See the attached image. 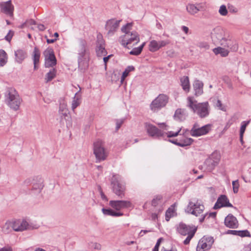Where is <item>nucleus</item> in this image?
<instances>
[{
  "instance_id": "15",
  "label": "nucleus",
  "mask_w": 251,
  "mask_h": 251,
  "mask_svg": "<svg viewBox=\"0 0 251 251\" xmlns=\"http://www.w3.org/2000/svg\"><path fill=\"white\" fill-rule=\"evenodd\" d=\"M211 37L214 42H219L221 44L223 43V40L226 39L225 30L221 26L215 27L211 32Z\"/></svg>"
},
{
  "instance_id": "22",
  "label": "nucleus",
  "mask_w": 251,
  "mask_h": 251,
  "mask_svg": "<svg viewBox=\"0 0 251 251\" xmlns=\"http://www.w3.org/2000/svg\"><path fill=\"white\" fill-rule=\"evenodd\" d=\"M0 7L2 12L10 16H12L13 15L14 6L12 4L11 0L1 2L0 3Z\"/></svg>"
},
{
  "instance_id": "50",
  "label": "nucleus",
  "mask_w": 251,
  "mask_h": 251,
  "mask_svg": "<svg viewBox=\"0 0 251 251\" xmlns=\"http://www.w3.org/2000/svg\"><path fill=\"white\" fill-rule=\"evenodd\" d=\"M102 211L103 214L105 215H109V216H112L113 215V210L111 209H105V208H102Z\"/></svg>"
},
{
  "instance_id": "21",
  "label": "nucleus",
  "mask_w": 251,
  "mask_h": 251,
  "mask_svg": "<svg viewBox=\"0 0 251 251\" xmlns=\"http://www.w3.org/2000/svg\"><path fill=\"white\" fill-rule=\"evenodd\" d=\"M225 226L230 228H236L238 226V222L235 217L231 214H228L225 219Z\"/></svg>"
},
{
  "instance_id": "64",
  "label": "nucleus",
  "mask_w": 251,
  "mask_h": 251,
  "mask_svg": "<svg viewBox=\"0 0 251 251\" xmlns=\"http://www.w3.org/2000/svg\"><path fill=\"white\" fill-rule=\"evenodd\" d=\"M226 233L227 234H230L237 235V230H227Z\"/></svg>"
},
{
  "instance_id": "33",
  "label": "nucleus",
  "mask_w": 251,
  "mask_h": 251,
  "mask_svg": "<svg viewBox=\"0 0 251 251\" xmlns=\"http://www.w3.org/2000/svg\"><path fill=\"white\" fill-rule=\"evenodd\" d=\"M96 52L99 56L105 55L106 51L105 49L104 43L97 45Z\"/></svg>"
},
{
  "instance_id": "43",
  "label": "nucleus",
  "mask_w": 251,
  "mask_h": 251,
  "mask_svg": "<svg viewBox=\"0 0 251 251\" xmlns=\"http://www.w3.org/2000/svg\"><path fill=\"white\" fill-rule=\"evenodd\" d=\"M232 185L233 187V192L236 194L237 193L239 188V183L238 180H236L232 182Z\"/></svg>"
},
{
  "instance_id": "52",
  "label": "nucleus",
  "mask_w": 251,
  "mask_h": 251,
  "mask_svg": "<svg viewBox=\"0 0 251 251\" xmlns=\"http://www.w3.org/2000/svg\"><path fill=\"white\" fill-rule=\"evenodd\" d=\"M103 43H104V42L103 40L102 35L99 33L97 36V45Z\"/></svg>"
},
{
  "instance_id": "47",
  "label": "nucleus",
  "mask_w": 251,
  "mask_h": 251,
  "mask_svg": "<svg viewBox=\"0 0 251 251\" xmlns=\"http://www.w3.org/2000/svg\"><path fill=\"white\" fill-rule=\"evenodd\" d=\"M237 235L241 237H248L250 236V234L247 230H237Z\"/></svg>"
},
{
  "instance_id": "39",
  "label": "nucleus",
  "mask_w": 251,
  "mask_h": 251,
  "mask_svg": "<svg viewBox=\"0 0 251 251\" xmlns=\"http://www.w3.org/2000/svg\"><path fill=\"white\" fill-rule=\"evenodd\" d=\"M56 70L54 69H52L50 71L49 73H48L46 75L45 79L46 82H49L51 81L55 76L56 75Z\"/></svg>"
},
{
  "instance_id": "45",
  "label": "nucleus",
  "mask_w": 251,
  "mask_h": 251,
  "mask_svg": "<svg viewBox=\"0 0 251 251\" xmlns=\"http://www.w3.org/2000/svg\"><path fill=\"white\" fill-rule=\"evenodd\" d=\"M216 107L219 110H221L223 111H226V107L225 105H223L222 103V101L218 100H217L216 103Z\"/></svg>"
},
{
  "instance_id": "55",
  "label": "nucleus",
  "mask_w": 251,
  "mask_h": 251,
  "mask_svg": "<svg viewBox=\"0 0 251 251\" xmlns=\"http://www.w3.org/2000/svg\"><path fill=\"white\" fill-rule=\"evenodd\" d=\"M0 251H13V250L10 246H6L2 248H0Z\"/></svg>"
},
{
  "instance_id": "13",
  "label": "nucleus",
  "mask_w": 251,
  "mask_h": 251,
  "mask_svg": "<svg viewBox=\"0 0 251 251\" xmlns=\"http://www.w3.org/2000/svg\"><path fill=\"white\" fill-rule=\"evenodd\" d=\"M214 243L212 237H203L198 242L197 251H208Z\"/></svg>"
},
{
  "instance_id": "30",
  "label": "nucleus",
  "mask_w": 251,
  "mask_h": 251,
  "mask_svg": "<svg viewBox=\"0 0 251 251\" xmlns=\"http://www.w3.org/2000/svg\"><path fill=\"white\" fill-rule=\"evenodd\" d=\"M15 55L16 61L21 63L26 57V53L22 50H18L15 51Z\"/></svg>"
},
{
  "instance_id": "11",
  "label": "nucleus",
  "mask_w": 251,
  "mask_h": 251,
  "mask_svg": "<svg viewBox=\"0 0 251 251\" xmlns=\"http://www.w3.org/2000/svg\"><path fill=\"white\" fill-rule=\"evenodd\" d=\"M32 181H34V182H33L32 188L31 190V194L33 196L39 194L44 187L42 179L41 177L38 178L37 177V180L35 181L34 179L28 178L24 181V184L25 185H28L31 183Z\"/></svg>"
},
{
  "instance_id": "48",
  "label": "nucleus",
  "mask_w": 251,
  "mask_h": 251,
  "mask_svg": "<svg viewBox=\"0 0 251 251\" xmlns=\"http://www.w3.org/2000/svg\"><path fill=\"white\" fill-rule=\"evenodd\" d=\"M158 42V45L159 46V49L162 47L166 46L170 43V41L168 40H161L159 41Z\"/></svg>"
},
{
  "instance_id": "24",
  "label": "nucleus",
  "mask_w": 251,
  "mask_h": 251,
  "mask_svg": "<svg viewBox=\"0 0 251 251\" xmlns=\"http://www.w3.org/2000/svg\"><path fill=\"white\" fill-rule=\"evenodd\" d=\"M190 132V131L187 129H184L182 130V128L180 127L178 128L177 131L173 132V131H169L166 133L167 136L168 138L176 137L177 135H182L183 136L187 135L188 133Z\"/></svg>"
},
{
  "instance_id": "18",
  "label": "nucleus",
  "mask_w": 251,
  "mask_h": 251,
  "mask_svg": "<svg viewBox=\"0 0 251 251\" xmlns=\"http://www.w3.org/2000/svg\"><path fill=\"white\" fill-rule=\"evenodd\" d=\"M109 205L115 210L119 211L122 209L131 207L132 204L128 201H110Z\"/></svg>"
},
{
  "instance_id": "2",
  "label": "nucleus",
  "mask_w": 251,
  "mask_h": 251,
  "mask_svg": "<svg viewBox=\"0 0 251 251\" xmlns=\"http://www.w3.org/2000/svg\"><path fill=\"white\" fill-rule=\"evenodd\" d=\"M78 69L84 72L89 66V51L85 40L80 38L76 47Z\"/></svg>"
},
{
  "instance_id": "14",
  "label": "nucleus",
  "mask_w": 251,
  "mask_h": 251,
  "mask_svg": "<svg viewBox=\"0 0 251 251\" xmlns=\"http://www.w3.org/2000/svg\"><path fill=\"white\" fill-rule=\"evenodd\" d=\"M121 20H117L112 19L108 20L105 24V28L107 31V35L108 36H113L117 31Z\"/></svg>"
},
{
  "instance_id": "23",
  "label": "nucleus",
  "mask_w": 251,
  "mask_h": 251,
  "mask_svg": "<svg viewBox=\"0 0 251 251\" xmlns=\"http://www.w3.org/2000/svg\"><path fill=\"white\" fill-rule=\"evenodd\" d=\"M203 83L199 80H196L193 83V88L195 91V95L196 96L201 95L203 93Z\"/></svg>"
},
{
  "instance_id": "37",
  "label": "nucleus",
  "mask_w": 251,
  "mask_h": 251,
  "mask_svg": "<svg viewBox=\"0 0 251 251\" xmlns=\"http://www.w3.org/2000/svg\"><path fill=\"white\" fill-rule=\"evenodd\" d=\"M193 142V139L190 138H185L183 139L180 140L178 143V146L184 147L190 145Z\"/></svg>"
},
{
  "instance_id": "57",
  "label": "nucleus",
  "mask_w": 251,
  "mask_h": 251,
  "mask_svg": "<svg viewBox=\"0 0 251 251\" xmlns=\"http://www.w3.org/2000/svg\"><path fill=\"white\" fill-rule=\"evenodd\" d=\"M160 240H161V239H159L157 240V242L156 243V245H155V247L153 249L152 251H158V248H159V247L160 246Z\"/></svg>"
},
{
  "instance_id": "8",
  "label": "nucleus",
  "mask_w": 251,
  "mask_h": 251,
  "mask_svg": "<svg viewBox=\"0 0 251 251\" xmlns=\"http://www.w3.org/2000/svg\"><path fill=\"white\" fill-rule=\"evenodd\" d=\"M121 177L118 175H114L111 178V183L113 192L119 198L125 197V186L120 182Z\"/></svg>"
},
{
  "instance_id": "60",
  "label": "nucleus",
  "mask_w": 251,
  "mask_h": 251,
  "mask_svg": "<svg viewBox=\"0 0 251 251\" xmlns=\"http://www.w3.org/2000/svg\"><path fill=\"white\" fill-rule=\"evenodd\" d=\"M152 231V230H141L140 232L139 233V236H143L144 235V234H146L148 232H151Z\"/></svg>"
},
{
  "instance_id": "35",
  "label": "nucleus",
  "mask_w": 251,
  "mask_h": 251,
  "mask_svg": "<svg viewBox=\"0 0 251 251\" xmlns=\"http://www.w3.org/2000/svg\"><path fill=\"white\" fill-rule=\"evenodd\" d=\"M146 45V42H144L139 47L133 48L130 52L129 54L133 55H139Z\"/></svg>"
},
{
  "instance_id": "36",
  "label": "nucleus",
  "mask_w": 251,
  "mask_h": 251,
  "mask_svg": "<svg viewBox=\"0 0 251 251\" xmlns=\"http://www.w3.org/2000/svg\"><path fill=\"white\" fill-rule=\"evenodd\" d=\"M149 50L151 52H155L159 50L158 42L156 40H151L149 45Z\"/></svg>"
},
{
  "instance_id": "46",
  "label": "nucleus",
  "mask_w": 251,
  "mask_h": 251,
  "mask_svg": "<svg viewBox=\"0 0 251 251\" xmlns=\"http://www.w3.org/2000/svg\"><path fill=\"white\" fill-rule=\"evenodd\" d=\"M162 199V197L160 196H158L156 197L155 198L153 199L152 201L151 204L152 205L154 206H156L157 205L161 203V200Z\"/></svg>"
},
{
  "instance_id": "25",
  "label": "nucleus",
  "mask_w": 251,
  "mask_h": 251,
  "mask_svg": "<svg viewBox=\"0 0 251 251\" xmlns=\"http://www.w3.org/2000/svg\"><path fill=\"white\" fill-rule=\"evenodd\" d=\"M180 84L183 90L186 93L190 91V85L188 76H183L180 78Z\"/></svg>"
},
{
  "instance_id": "10",
  "label": "nucleus",
  "mask_w": 251,
  "mask_h": 251,
  "mask_svg": "<svg viewBox=\"0 0 251 251\" xmlns=\"http://www.w3.org/2000/svg\"><path fill=\"white\" fill-rule=\"evenodd\" d=\"M168 101V98L166 95L160 94L151 102L150 104V108L153 112L157 111L164 107L167 103Z\"/></svg>"
},
{
  "instance_id": "44",
  "label": "nucleus",
  "mask_w": 251,
  "mask_h": 251,
  "mask_svg": "<svg viewBox=\"0 0 251 251\" xmlns=\"http://www.w3.org/2000/svg\"><path fill=\"white\" fill-rule=\"evenodd\" d=\"M250 123V121H243L241 124V126L240 127V134H244L245 131L246 130L247 126L249 125Z\"/></svg>"
},
{
  "instance_id": "17",
  "label": "nucleus",
  "mask_w": 251,
  "mask_h": 251,
  "mask_svg": "<svg viewBox=\"0 0 251 251\" xmlns=\"http://www.w3.org/2000/svg\"><path fill=\"white\" fill-rule=\"evenodd\" d=\"M145 127L149 135L151 137H163L165 133L155 126L148 123L145 124Z\"/></svg>"
},
{
  "instance_id": "4",
  "label": "nucleus",
  "mask_w": 251,
  "mask_h": 251,
  "mask_svg": "<svg viewBox=\"0 0 251 251\" xmlns=\"http://www.w3.org/2000/svg\"><path fill=\"white\" fill-rule=\"evenodd\" d=\"M5 102L12 109H19L22 102V99L15 89L10 88L7 89L5 95Z\"/></svg>"
},
{
  "instance_id": "26",
  "label": "nucleus",
  "mask_w": 251,
  "mask_h": 251,
  "mask_svg": "<svg viewBox=\"0 0 251 251\" xmlns=\"http://www.w3.org/2000/svg\"><path fill=\"white\" fill-rule=\"evenodd\" d=\"M59 112L64 116H67L68 114L67 102L64 99H62L60 101Z\"/></svg>"
},
{
  "instance_id": "6",
  "label": "nucleus",
  "mask_w": 251,
  "mask_h": 251,
  "mask_svg": "<svg viewBox=\"0 0 251 251\" xmlns=\"http://www.w3.org/2000/svg\"><path fill=\"white\" fill-rule=\"evenodd\" d=\"M177 230L181 235L183 236L187 235V238L183 241V243L184 245H188L189 244L191 239L194 237L197 231V228L195 227H192L186 224L180 223L177 226Z\"/></svg>"
},
{
  "instance_id": "49",
  "label": "nucleus",
  "mask_w": 251,
  "mask_h": 251,
  "mask_svg": "<svg viewBox=\"0 0 251 251\" xmlns=\"http://www.w3.org/2000/svg\"><path fill=\"white\" fill-rule=\"evenodd\" d=\"M198 46L201 49H203L204 50H208L209 48V46L208 43L204 42L199 43L198 44Z\"/></svg>"
},
{
  "instance_id": "20",
  "label": "nucleus",
  "mask_w": 251,
  "mask_h": 251,
  "mask_svg": "<svg viewBox=\"0 0 251 251\" xmlns=\"http://www.w3.org/2000/svg\"><path fill=\"white\" fill-rule=\"evenodd\" d=\"M221 45L228 49L229 51H236L238 49V45L235 40L226 39L223 40Z\"/></svg>"
},
{
  "instance_id": "42",
  "label": "nucleus",
  "mask_w": 251,
  "mask_h": 251,
  "mask_svg": "<svg viewBox=\"0 0 251 251\" xmlns=\"http://www.w3.org/2000/svg\"><path fill=\"white\" fill-rule=\"evenodd\" d=\"M219 14L223 16H226L228 14V11L225 5H222L219 9Z\"/></svg>"
},
{
  "instance_id": "56",
  "label": "nucleus",
  "mask_w": 251,
  "mask_h": 251,
  "mask_svg": "<svg viewBox=\"0 0 251 251\" xmlns=\"http://www.w3.org/2000/svg\"><path fill=\"white\" fill-rule=\"evenodd\" d=\"M129 71H127V70H126L122 74V76L121 77V81H124L125 78L128 75V73Z\"/></svg>"
},
{
  "instance_id": "41",
  "label": "nucleus",
  "mask_w": 251,
  "mask_h": 251,
  "mask_svg": "<svg viewBox=\"0 0 251 251\" xmlns=\"http://www.w3.org/2000/svg\"><path fill=\"white\" fill-rule=\"evenodd\" d=\"M174 210L173 208L170 207L166 212L165 219L167 221H169L170 218L174 216Z\"/></svg>"
},
{
  "instance_id": "12",
  "label": "nucleus",
  "mask_w": 251,
  "mask_h": 251,
  "mask_svg": "<svg viewBox=\"0 0 251 251\" xmlns=\"http://www.w3.org/2000/svg\"><path fill=\"white\" fill-rule=\"evenodd\" d=\"M46 68L53 67L56 64V59L51 48H47L43 52Z\"/></svg>"
},
{
  "instance_id": "40",
  "label": "nucleus",
  "mask_w": 251,
  "mask_h": 251,
  "mask_svg": "<svg viewBox=\"0 0 251 251\" xmlns=\"http://www.w3.org/2000/svg\"><path fill=\"white\" fill-rule=\"evenodd\" d=\"M209 157L214 161L215 163H217V164H218L221 158L220 153L217 151H214Z\"/></svg>"
},
{
  "instance_id": "9",
  "label": "nucleus",
  "mask_w": 251,
  "mask_h": 251,
  "mask_svg": "<svg viewBox=\"0 0 251 251\" xmlns=\"http://www.w3.org/2000/svg\"><path fill=\"white\" fill-rule=\"evenodd\" d=\"M204 210V206L198 201L196 202L189 201L185 211L196 216H200Z\"/></svg>"
},
{
  "instance_id": "31",
  "label": "nucleus",
  "mask_w": 251,
  "mask_h": 251,
  "mask_svg": "<svg viewBox=\"0 0 251 251\" xmlns=\"http://www.w3.org/2000/svg\"><path fill=\"white\" fill-rule=\"evenodd\" d=\"M217 165V163H215L214 161L212 160V159L209 157L205 161L206 169L209 172L212 171Z\"/></svg>"
},
{
  "instance_id": "61",
  "label": "nucleus",
  "mask_w": 251,
  "mask_h": 251,
  "mask_svg": "<svg viewBox=\"0 0 251 251\" xmlns=\"http://www.w3.org/2000/svg\"><path fill=\"white\" fill-rule=\"evenodd\" d=\"M124 215V214L122 212H117L113 211L112 216L114 217H120Z\"/></svg>"
},
{
  "instance_id": "1",
  "label": "nucleus",
  "mask_w": 251,
  "mask_h": 251,
  "mask_svg": "<svg viewBox=\"0 0 251 251\" xmlns=\"http://www.w3.org/2000/svg\"><path fill=\"white\" fill-rule=\"evenodd\" d=\"M132 23H127L121 28L125 34L119 38V42L124 47L130 49L140 42V36L135 31H130Z\"/></svg>"
},
{
  "instance_id": "58",
  "label": "nucleus",
  "mask_w": 251,
  "mask_h": 251,
  "mask_svg": "<svg viewBox=\"0 0 251 251\" xmlns=\"http://www.w3.org/2000/svg\"><path fill=\"white\" fill-rule=\"evenodd\" d=\"M228 8H229V12L231 13H236L238 11L237 9L233 6H229Z\"/></svg>"
},
{
  "instance_id": "53",
  "label": "nucleus",
  "mask_w": 251,
  "mask_h": 251,
  "mask_svg": "<svg viewBox=\"0 0 251 251\" xmlns=\"http://www.w3.org/2000/svg\"><path fill=\"white\" fill-rule=\"evenodd\" d=\"M13 32L11 30H10L8 34L6 35V36H5V40L9 42L10 41L13 36Z\"/></svg>"
},
{
  "instance_id": "29",
  "label": "nucleus",
  "mask_w": 251,
  "mask_h": 251,
  "mask_svg": "<svg viewBox=\"0 0 251 251\" xmlns=\"http://www.w3.org/2000/svg\"><path fill=\"white\" fill-rule=\"evenodd\" d=\"M186 10L189 14L194 15L200 11V9L199 6L195 4L188 3L186 6Z\"/></svg>"
},
{
  "instance_id": "54",
  "label": "nucleus",
  "mask_w": 251,
  "mask_h": 251,
  "mask_svg": "<svg viewBox=\"0 0 251 251\" xmlns=\"http://www.w3.org/2000/svg\"><path fill=\"white\" fill-rule=\"evenodd\" d=\"M10 226V223H6L3 226L2 231L4 232H8V231L9 229Z\"/></svg>"
},
{
  "instance_id": "5",
  "label": "nucleus",
  "mask_w": 251,
  "mask_h": 251,
  "mask_svg": "<svg viewBox=\"0 0 251 251\" xmlns=\"http://www.w3.org/2000/svg\"><path fill=\"white\" fill-rule=\"evenodd\" d=\"M93 151L95 155L96 163L106 160L108 156V152L105 148V145L101 140H98L94 143Z\"/></svg>"
},
{
  "instance_id": "27",
  "label": "nucleus",
  "mask_w": 251,
  "mask_h": 251,
  "mask_svg": "<svg viewBox=\"0 0 251 251\" xmlns=\"http://www.w3.org/2000/svg\"><path fill=\"white\" fill-rule=\"evenodd\" d=\"M213 51L215 54H220L223 57L227 56L229 52L228 49L223 46V47H218L213 49Z\"/></svg>"
},
{
  "instance_id": "38",
  "label": "nucleus",
  "mask_w": 251,
  "mask_h": 251,
  "mask_svg": "<svg viewBox=\"0 0 251 251\" xmlns=\"http://www.w3.org/2000/svg\"><path fill=\"white\" fill-rule=\"evenodd\" d=\"M80 103V97L77 96V93H75L72 102V108L74 110Z\"/></svg>"
},
{
  "instance_id": "3",
  "label": "nucleus",
  "mask_w": 251,
  "mask_h": 251,
  "mask_svg": "<svg viewBox=\"0 0 251 251\" xmlns=\"http://www.w3.org/2000/svg\"><path fill=\"white\" fill-rule=\"evenodd\" d=\"M187 106L201 118L207 117L209 114L210 107L208 102L198 103L192 97L187 99Z\"/></svg>"
},
{
  "instance_id": "16",
  "label": "nucleus",
  "mask_w": 251,
  "mask_h": 251,
  "mask_svg": "<svg viewBox=\"0 0 251 251\" xmlns=\"http://www.w3.org/2000/svg\"><path fill=\"white\" fill-rule=\"evenodd\" d=\"M209 130V126L208 125L200 127L197 124H195L190 130V133L191 136L193 137H198L206 134Z\"/></svg>"
},
{
  "instance_id": "59",
  "label": "nucleus",
  "mask_w": 251,
  "mask_h": 251,
  "mask_svg": "<svg viewBox=\"0 0 251 251\" xmlns=\"http://www.w3.org/2000/svg\"><path fill=\"white\" fill-rule=\"evenodd\" d=\"M92 247L95 249H97V250H99L101 249L100 244L99 243H93Z\"/></svg>"
},
{
  "instance_id": "7",
  "label": "nucleus",
  "mask_w": 251,
  "mask_h": 251,
  "mask_svg": "<svg viewBox=\"0 0 251 251\" xmlns=\"http://www.w3.org/2000/svg\"><path fill=\"white\" fill-rule=\"evenodd\" d=\"M12 227L15 231H23L25 230L37 229L39 225L34 223H28L25 220H17L12 223Z\"/></svg>"
},
{
  "instance_id": "51",
  "label": "nucleus",
  "mask_w": 251,
  "mask_h": 251,
  "mask_svg": "<svg viewBox=\"0 0 251 251\" xmlns=\"http://www.w3.org/2000/svg\"><path fill=\"white\" fill-rule=\"evenodd\" d=\"M124 119L117 120L116 121V129L118 130L121 126L124 123Z\"/></svg>"
},
{
  "instance_id": "19",
  "label": "nucleus",
  "mask_w": 251,
  "mask_h": 251,
  "mask_svg": "<svg viewBox=\"0 0 251 251\" xmlns=\"http://www.w3.org/2000/svg\"><path fill=\"white\" fill-rule=\"evenodd\" d=\"M222 207H233V205L229 202L228 199L225 195H221L218 198L213 208L217 209Z\"/></svg>"
},
{
  "instance_id": "62",
  "label": "nucleus",
  "mask_w": 251,
  "mask_h": 251,
  "mask_svg": "<svg viewBox=\"0 0 251 251\" xmlns=\"http://www.w3.org/2000/svg\"><path fill=\"white\" fill-rule=\"evenodd\" d=\"M100 193L101 198L103 200H104L106 201H108V199H107V197L104 195V194L102 192V191H100Z\"/></svg>"
},
{
  "instance_id": "28",
  "label": "nucleus",
  "mask_w": 251,
  "mask_h": 251,
  "mask_svg": "<svg viewBox=\"0 0 251 251\" xmlns=\"http://www.w3.org/2000/svg\"><path fill=\"white\" fill-rule=\"evenodd\" d=\"M186 117V115L184 109L179 108L176 110L174 115L175 120L178 121H182L185 119Z\"/></svg>"
},
{
  "instance_id": "63",
  "label": "nucleus",
  "mask_w": 251,
  "mask_h": 251,
  "mask_svg": "<svg viewBox=\"0 0 251 251\" xmlns=\"http://www.w3.org/2000/svg\"><path fill=\"white\" fill-rule=\"evenodd\" d=\"M157 125L159 126L160 128H164V129L166 130L167 129V126L165 125L164 123H157Z\"/></svg>"
},
{
  "instance_id": "32",
  "label": "nucleus",
  "mask_w": 251,
  "mask_h": 251,
  "mask_svg": "<svg viewBox=\"0 0 251 251\" xmlns=\"http://www.w3.org/2000/svg\"><path fill=\"white\" fill-rule=\"evenodd\" d=\"M40 57V52L38 49L36 47L34 48L33 51V63L34 68L35 70L36 69V64L39 63V59Z\"/></svg>"
},
{
  "instance_id": "34",
  "label": "nucleus",
  "mask_w": 251,
  "mask_h": 251,
  "mask_svg": "<svg viewBox=\"0 0 251 251\" xmlns=\"http://www.w3.org/2000/svg\"><path fill=\"white\" fill-rule=\"evenodd\" d=\"M7 62V56L5 51L0 50V67L4 66Z\"/></svg>"
}]
</instances>
